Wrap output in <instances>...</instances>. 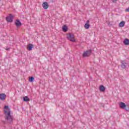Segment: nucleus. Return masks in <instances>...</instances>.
Instances as JSON below:
<instances>
[{"mask_svg":"<svg viewBox=\"0 0 129 129\" xmlns=\"http://www.w3.org/2000/svg\"><path fill=\"white\" fill-rule=\"evenodd\" d=\"M5 109V114L6 115L5 117V121H3V123L4 124H10V123H13V119L14 118L11 115V111H10V107L9 106H4Z\"/></svg>","mask_w":129,"mask_h":129,"instance_id":"1","label":"nucleus"},{"mask_svg":"<svg viewBox=\"0 0 129 129\" xmlns=\"http://www.w3.org/2000/svg\"><path fill=\"white\" fill-rule=\"evenodd\" d=\"M67 38L69 41H71V42H75L74 34L72 33H69L67 34Z\"/></svg>","mask_w":129,"mask_h":129,"instance_id":"2","label":"nucleus"},{"mask_svg":"<svg viewBox=\"0 0 129 129\" xmlns=\"http://www.w3.org/2000/svg\"><path fill=\"white\" fill-rule=\"evenodd\" d=\"M127 66V62L125 60H122L121 61V67L123 69H125L126 67Z\"/></svg>","mask_w":129,"mask_h":129,"instance_id":"3","label":"nucleus"},{"mask_svg":"<svg viewBox=\"0 0 129 129\" xmlns=\"http://www.w3.org/2000/svg\"><path fill=\"white\" fill-rule=\"evenodd\" d=\"M14 19V16L10 14L9 16L6 17V20L7 22H12Z\"/></svg>","mask_w":129,"mask_h":129,"instance_id":"4","label":"nucleus"},{"mask_svg":"<svg viewBox=\"0 0 129 129\" xmlns=\"http://www.w3.org/2000/svg\"><path fill=\"white\" fill-rule=\"evenodd\" d=\"M91 54V50H87L86 51H85L84 53L83 54V57H87L89 56Z\"/></svg>","mask_w":129,"mask_h":129,"instance_id":"5","label":"nucleus"},{"mask_svg":"<svg viewBox=\"0 0 129 129\" xmlns=\"http://www.w3.org/2000/svg\"><path fill=\"white\" fill-rule=\"evenodd\" d=\"M42 7L44 10H47L49 8V4L47 2H44L42 4Z\"/></svg>","mask_w":129,"mask_h":129,"instance_id":"6","label":"nucleus"},{"mask_svg":"<svg viewBox=\"0 0 129 129\" xmlns=\"http://www.w3.org/2000/svg\"><path fill=\"white\" fill-rule=\"evenodd\" d=\"M15 25L17 27H21V26H22V23H21L19 20H17L15 22Z\"/></svg>","mask_w":129,"mask_h":129,"instance_id":"7","label":"nucleus"},{"mask_svg":"<svg viewBox=\"0 0 129 129\" xmlns=\"http://www.w3.org/2000/svg\"><path fill=\"white\" fill-rule=\"evenodd\" d=\"M89 20H87V22H86V23L85 24V29H88L90 27V25H89Z\"/></svg>","mask_w":129,"mask_h":129,"instance_id":"8","label":"nucleus"},{"mask_svg":"<svg viewBox=\"0 0 129 129\" xmlns=\"http://www.w3.org/2000/svg\"><path fill=\"white\" fill-rule=\"evenodd\" d=\"M6 95L4 93L1 94H0L1 100H5V99H6Z\"/></svg>","mask_w":129,"mask_h":129,"instance_id":"9","label":"nucleus"},{"mask_svg":"<svg viewBox=\"0 0 129 129\" xmlns=\"http://www.w3.org/2000/svg\"><path fill=\"white\" fill-rule=\"evenodd\" d=\"M34 45H33L32 44H29L27 46V49L29 50V51H31Z\"/></svg>","mask_w":129,"mask_h":129,"instance_id":"10","label":"nucleus"},{"mask_svg":"<svg viewBox=\"0 0 129 129\" xmlns=\"http://www.w3.org/2000/svg\"><path fill=\"white\" fill-rule=\"evenodd\" d=\"M119 106L121 108H125V107H126V105H125V104L123 102H121L119 104Z\"/></svg>","mask_w":129,"mask_h":129,"instance_id":"11","label":"nucleus"},{"mask_svg":"<svg viewBox=\"0 0 129 129\" xmlns=\"http://www.w3.org/2000/svg\"><path fill=\"white\" fill-rule=\"evenodd\" d=\"M124 24H125V22H124V21H121V22L119 24V27H120V28H122V27H124Z\"/></svg>","mask_w":129,"mask_h":129,"instance_id":"12","label":"nucleus"},{"mask_svg":"<svg viewBox=\"0 0 129 129\" xmlns=\"http://www.w3.org/2000/svg\"><path fill=\"white\" fill-rule=\"evenodd\" d=\"M100 90L102 92H103L105 91V88L104 87V86L101 85L100 86Z\"/></svg>","mask_w":129,"mask_h":129,"instance_id":"13","label":"nucleus"},{"mask_svg":"<svg viewBox=\"0 0 129 129\" xmlns=\"http://www.w3.org/2000/svg\"><path fill=\"white\" fill-rule=\"evenodd\" d=\"M68 30V28H67V26H66V25H64L62 27V31L63 32H67Z\"/></svg>","mask_w":129,"mask_h":129,"instance_id":"14","label":"nucleus"},{"mask_svg":"<svg viewBox=\"0 0 129 129\" xmlns=\"http://www.w3.org/2000/svg\"><path fill=\"white\" fill-rule=\"evenodd\" d=\"M123 43L124 44V45H129V40L127 39H125Z\"/></svg>","mask_w":129,"mask_h":129,"instance_id":"15","label":"nucleus"},{"mask_svg":"<svg viewBox=\"0 0 129 129\" xmlns=\"http://www.w3.org/2000/svg\"><path fill=\"white\" fill-rule=\"evenodd\" d=\"M23 100L24 101H30V99H29V98L27 96H25L23 97Z\"/></svg>","mask_w":129,"mask_h":129,"instance_id":"16","label":"nucleus"},{"mask_svg":"<svg viewBox=\"0 0 129 129\" xmlns=\"http://www.w3.org/2000/svg\"><path fill=\"white\" fill-rule=\"evenodd\" d=\"M34 77H30V79H29V81L30 82H33V81H34Z\"/></svg>","mask_w":129,"mask_h":129,"instance_id":"17","label":"nucleus"},{"mask_svg":"<svg viewBox=\"0 0 129 129\" xmlns=\"http://www.w3.org/2000/svg\"><path fill=\"white\" fill-rule=\"evenodd\" d=\"M111 1L112 2V3H116V1L117 0H111Z\"/></svg>","mask_w":129,"mask_h":129,"instance_id":"18","label":"nucleus"},{"mask_svg":"<svg viewBox=\"0 0 129 129\" xmlns=\"http://www.w3.org/2000/svg\"><path fill=\"white\" fill-rule=\"evenodd\" d=\"M126 11L129 12V7L126 9Z\"/></svg>","mask_w":129,"mask_h":129,"instance_id":"19","label":"nucleus"},{"mask_svg":"<svg viewBox=\"0 0 129 129\" xmlns=\"http://www.w3.org/2000/svg\"><path fill=\"white\" fill-rule=\"evenodd\" d=\"M125 110H126L127 111H128V110H129V109H127V108H126Z\"/></svg>","mask_w":129,"mask_h":129,"instance_id":"20","label":"nucleus"},{"mask_svg":"<svg viewBox=\"0 0 129 129\" xmlns=\"http://www.w3.org/2000/svg\"><path fill=\"white\" fill-rule=\"evenodd\" d=\"M7 50H9V48H7Z\"/></svg>","mask_w":129,"mask_h":129,"instance_id":"21","label":"nucleus"}]
</instances>
